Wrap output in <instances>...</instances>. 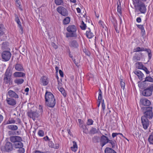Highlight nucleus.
Masks as SVG:
<instances>
[{"label":"nucleus","mask_w":153,"mask_h":153,"mask_svg":"<svg viewBox=\"0 0 153 153\" xmlns=\"http://www.w3.org/2000/svg\"><path fill=\"white\" fill-rule=\"evenodd\" d=\"M45 104L49 107L53 108L56 104L55 100L53 94L47 91L45 94Z\"/></svg>","instance_id":"obj_1"},{"label":"nucleus","mask_w":153,"mask_h":153,"mask_svg":"<svg viewBox=\"0 0 153 153\" xmlns=\"http://www.w3.org/2000/svg\"><path fill=\"white\" fill-rule=\"evenodd\" d=\"M68 33H66V36L67 38L75 37L77 36V28L74 25H69L66 28Z\"/></svg>","instance_id":"obj_2"},{"label":"nucleus","mask_w":153,"mask_h":153,"mask_svg":"<svg viewBox=\"0 0 153 153\" xmlns=\"http://www.w3.org/2000/svg\"><path fill=\"white\" fill-rule=\"evenodd\" d=\"M134 7H138L139 11L142 13H144L146 11V8L144 4L138 0H135L134 2Z\"/></svg>","instance_id":"obj_3"},{"label":"nucleus","mask_w":153,"mask_h":153,"mask_svg":"<svg viewBox=\"0 0 153 153\" xmlns=\"http://www.w3.org/2000/svg\"><path fill=\"white\" fill-rule=\"evenodd\" d=\"M57 11L62 16H67L68 15L67 10L64 7L62 6H59L56 9Z\"/></svg>","instance_id":"obj_4"},{"label":"nucleus","mask_w":153,"mask_h":153,"mask_svg":"<svg viewBox=\"0 0 153 153\" xmlns=\"http://www.w3.org/2000/svg\"><path fill=\"white\" fill-rule=\"evenodd\" d=\"M141 121L143 128L145 130L147 129L149 124V122L147 118L145 116H142Z\"/></svg>","instance_id":"obj_5"},{"label":"nucleus","mask_w":153,"mask_h":153,"mask_svg":"<svg viewBox=\"0 0 153 153\" xmlns=\"http://www.w3.org/2000/svg\"><path fill=\"white\" fill-rule=\"evenodd\" d=\"M152 107H149L146 108V111L144 112V115L147 119H151L153 117L152 112Z\"/></svg>","instance_id":"obj_6"},{"label":"nucleus","mask_w":153,"mask_h":153,"mask_svg":"<svg viewBox=\"0 0 153 153\" xmlns=\"http://www.w3.org/2000/svg\"><path fill=\"white\" fill-rule=\"evenodd\" d=\"M152 91H153V86H150L143 91L142 92V94L145 96H149L152 94Z\"/></svg>","instance_id":"obj_7"},{"label":"nucleus","mask_w":153,"mask_h":153,"mask_svg":"<svg viewBox=\"0 0 153 153\" xmlns=\"http://www.w3.org/2000/svg\"><path fill=\"white\" fill-rule=\"evenodd\" d=\"M49 79L48 77L45 76H42L40 79V84L43 86L47 85L48 83Z\"/></svg>","instance_id":"obj_8"},{"label":"nucleus","mask_w":153,"mask_h":153,"mask_svg":"<svg viewBox=\"0 0 153 153\" xmlns=\"http://www.w3.org/2000/svg\"><path fill=\"white\" fill-rule=\"evenodd\" d=\"M11 54L9 51H4L2 53V57L5 61H8L10 58Z\"/></svg>","instance_id":"obj_9"},{"label":"nucleus","mask_w":153,"mask_h":153,"mask_svg":"<svg viewBox=\"0 0 153 153\" xmlns=\"http://www.w3.org/2000/svg\"><path fill=\"white\" fill-rule=\"evenodd\" d=\"M108 142V137L104 135L101 136L100 139V144L101 146L103 147Z\"/></svg>","instance_id":"obj_10"},{"label":"nucleus","mask_w":153,"mask_h":153,"mask_svg":"<svg viewBox=\"0 0 153 153\" xmlns=\"http://www.w3.org/2000/svg\"><path fill=\"white\" fill-rule=\"evenodd\" d=\"M37 111L30 112L28 113V115L30 118H32L33 120H35L36 118H37L39 115Z\"/></svg>","instance_id":"obj_11"},{"label":"nucleus","mask_w":153,"mask_h":153,"mask_svg":"<svg viewBox=\"0 0 153 153\" xmlns=\"http://www.w3.org/2000/svg\"><path fill=\"white\" fill-rule=\"evenodd\" d=\"M5 149L7 152H9L12 150L13 146L12 144L10 142H7L5 146Z\"/></svg>","instance_id":"obj_12"},{"label":"nucleus","mask_w":153,"mask_h":153,"mask_svg":"<svg viewBox=\"0 0 153 153\" xmlns=\"http://www.w3.org/2000/svg\"><path fill=\"white\" fill-rule=\"evenodd\" d=\"M10 140L12 142L16 143L18 141H22V139L20 137L18 136H12L10 137Z\"/></svg>","instance_id":"obj_13"},{"label":"nucleus","mask_w":153,"mask_h":153,"mask_svg":"<svg viewBox=\"0 0 153 153\" xmlns=\"http://www.w3.org/2000/svg\"><path fill=\"white\" fill-rule=\"evenodd\" d=\"M15 20L18 24V26L19 27L21 30V33L22 34L23 33V28L21 22L19 19L18 16L17 15H16L15 16Z\"/></svg>","instance_id":"obj_14"},{"label":"nucleus","mask_w":153,"mask_h":153,"mask_svg":"<svg viewBox=\"0 0 153 153\" xmlns=\"http://www.w3.org/2000/svg\"><path fill=\"white\" fill-rule=\"evenodd\" d=\"M6 101L8 104L10 105L13 106L16 104V101L15 100L10 98L7 97Z\"/></svg>","instance_id":"obj_15"},{"label":"nucleus","mask_w":153,"mask_h":153,"mask_svg":"<svg viewBox=\"0 0 153 153\" xmlns=\"http://www.w3.org/2000/svg\"><path fill=\"white\" fill-rule=\"evenodd\" d=\"M10 72L9 71H7L5 73L4 79V82L6 83H8V82L10 81Z\"/></svg>","instance_id":"obj_16"},{"label":"nucleus","mask_w":153,"mask_h":153,"mask_svg":"<svg viewBox=\"0 0 153 153\" xmlns=\"http://www.w3.org/2000/svg\"><path fill=\"white\" fill-rule=\"evenodd\" d=\"M7 95L11 97H13L15 98H19L18 95L15 92L11 90L8 91Z\"/></svg>","instance_id":"obj_17"},{"label":"nucleus","mask_w":153,"mask_h":153,"mask_svg":"<svg viewBox=\"0 0 153 153\" xmlns=\"http://www.w3.org/2000/svg\"><path fill=\"white\" fill-rule=\"evenodd\" d=\"M140 101L142 104L145 106H149L151 103L150 101L146 99H141Z\"/></svg>","instance_id":"obj_18"},{"label":"nucleus","mask_w":153,"mask_h":153,"mask_svg":"<svg viewBox=\"0 0 153 153\" xmlns=\"http://www.w3.org/2000/svg\"><path fill=\"white\" fill-rule=\"evenodd\" d=\"M61 84L62 83H61L58 82V84L59 85L58 87V88L59 91L61 92L63 96L64 97H65L66 95V93L64 88L60 87V86Z\"/></svg>","instance_id":"obj_19"},{"label":"nucleus","mask_w":153,"mask_h":153,"mask_svg":"<svg viewBox=\"0 0 153 153\" xmlns=\"http://www.w3.org/2000/svg\"><path fill=\"white\" fill-rule=\"evenodd\" d=\"M14 67L15 69L18 71H23L24 70L22 65L19 63L16 64Z\"/></svg>","instance_id":"obj_20"},{"label":"nucleus","mask_w":153,"mask_h":153,"mask_svg":"<svg viewBox=\"0 0 153 153\" xmlns=\"http://www.w3.org/2000/svg\"><path fill=\"white\" fill-rule=\"evenodd\" d=\"M134 74L138 77V78L140 80H142L144 76V75L142 72L139 70L136 71L134 72Z\"/></svg>","instance_id":"obj_21"},{"label":"nucleus","mask_w":153,"mask_h":153,"mask_svg":"<svg viewBox=\"0 0 153 153\" xmlns=\"http://www.w3.org/2000/svg\"><path fill=\"white\" fill-rule=\"evenodd\" d=\"M25 75V73L22 72H16L13 74V76L15 77H23Z\"/></svg>","instance_id":"obj_22"},{"label":"nucleus","mask_w":153,"mask_h":153,"mask_svg":"<svg viewBox=\"0 0 153 153\" xmlns=\"http://www.w3.org/2000/svg\"><path fill=\"white\" fill-rule=\"evenodd\" d=\"M86 35L87 37L89 39L91 38L94 36V34L91 32V30L89 28L86 31Z\"/></svg>","instance_id":"obj_23"},{"label":"nucleus","mask_w":153,"mask_h":153,"mask_svg":"<svg viewBox=\"0 0 153 153\" xmlns=\"http://www.w3.org/2000/svg\"><path fill=\"white\" fill-rule=\"evenodd\" d=\"M14 146L16 148H22L23 146V144L21 141H18L14 144Z\"/></svg>","instance_id":"obj_24"},{"label":"nucleus","mask_w":153,"mask_h":153,"mask_svg":"<svg viewBox=\"0 0 153 153\" xmlns=\"http://www.w3.org/2000/svg\"><path fill=\"white\" fill-rule=\"evenodd\" d=\"M48 145L51 148L56 149H58L59 147V144H57L55 145L52 141H50L49 142Z\"/></svg>","instance_id":"obj_25"},{"label":"nucleus","mask_w":153,"mask_h":153,"mask_svg":"<svg viewBox=\"0 0 153 153\" xmlns=\"http://www.w3.org/2000/svg\"><path fill=\"white\" fill-rule=\"evenodd\" d=\"M73 145L71 147V149L74 152H76L78 148L77 146L76 142L75 141H73Z\"/></svg>","instance_id":"obj_26"},{"label":"nucleus","mask_w":153,"mask_h":153,"mask_svg":"<svg viewBox=\"0 0 153 153\" xmlns=\"http://www.w3.org/2000/svg\"><path fill=\"white\" fill-rule=\"evenodd\" d=\"M146 48H140L139 47H137L134 49L133 52H139L140 51H145Z\"/></svg>","instance_id":"obj_27"},{"label":"nucleus","mask_w":153,"mask_h":153,"mask_svg":"<svg viewBox=\"0 0 153 153\" xmlns=\"http://www.w3.org/2000/svg\"><path fill=\"white\" fill-rule=\"evenodd\" d=\"M7 128L9 129L13 130H16L18 129L17 126L13 125H9L7 126Z\"/></svg>","instance_id":"obj_28"},{"label":"nucleus","mask_w":153,"mask_h":153,"mask_svg":"<svg viewBox=\"0 0 153 153\" xmlns=\"http://www.w3.org/2000/svg\"><path fill=\"white\" fill-rule=\"evenodd\" d=\"M70 18L69 17H67L65 18L62 21L63 24L64 25L68 24L70 22Z\"/></svg>","instance_id":"obj_29"},{"label":"nucleus","mask_w":153,"mask_h":153,"mask_svg":"<svg viewBox=\"0 0 153 153\" xmlns=\"http://www.w3.org/2000/svg\"><path fill=\"white\" fill-rule=\"evenodd\" d=\"M70 45L71 46L74 48H77L78 46V44L75 40H73L70 43Z\"/></svg>","instance_id":"obj_30"},{"label":"nucleus","mask_w":153,"mask_h":153,"mask_svg":"<svg viewBox=\"0 0 153 153\" xmlns=\"http://www.w3.org/2000/svg\"><path fill=\"white\" fill-rule=\"evenodd\" d=\"M148 141L150 144L153 145V132L149 136Z\"/></svg>","instance_id":"obj_31"},{"label":"nucleus","mask_w":153,"mask_h":153,"mask_svg":"<svg viewBox=\"0 0 153 153\" xmlns=\"http://www.w3.org/2000/svg\"><path fill=\"white\" fill-rule=\"evenodd\" d=\"M24 82V80L22 79H16L14 81L15 83L18 85H20L22 84Z\"/></svg>","instance_id":"obj_32"},{"label":"nucleus","mask_w":153,"mask_h":153,"mask_svg":"<svg viewBox=\"0 0 153 153\" xmlns=\"http://www.w3.org/2000/svg\"><path fill=\"white\" fill-rule=\"evenodd\" d=\"M140 57L138 56L137 53H135L134 56L133 57L132 60L135 62H137V61L140 60Z\"/></svg>","instance_id":"obj_33"},{"label":"nucleus","mask_w":153,"mask_h":153,"mask_svg":"<svg viewBox=\"0 0 153 153\" xmlns=\"http://www.w3.org/2000/svg\"><path fill=\"white\" fill-rule=\"evenodd\" d=\"M105 153H117L114 150L109 148H106L105 150Z\"/></svg>","instance_id":"obj_34"},{"label":"nucleus","mask_w":153,"mask_h":153,"mask_svg":"<svg viewBox=\"0 0 153 153\" xmlns=\"http://www.w3.org/2000/svg\"><path fill=\"white\" fill-rule=\"evenodd\" d=\"M54 2L57 5H63L64 4L63 0H54Z\"/></svg>","instance_id":"obj_35"},{"label":"nucleus","mask_w":153,"mask_h":153,"mask_svg":"<svg viewBox=\"0 0 153 153\" xmlns=\"http://www.w3.org/2000/svg\"><path fill=\"white\" fill-rule=\"evenodd\" d=\"M102 92L101 90L100 89L99 92V96L98 98V102H102Z\"/></svg>","instance_id":"obj_36"},{"label":"nucleus","mask_w":153,"mask_h":153,"mask_svg":"<svg viewBox=\"0 0 153 153\" xmlns=\"http://www.w3.org/2000/svg\"><path fill=\"white\" fill-rule=\"evenodd\" d=\"M97 132V131L95 128H92L91 129L90 131V134H94Z\"/></svg>","instance_id":"obj_37"},{"label":"nucleus","mask_w":153,"mask_h":153,"mask_svg":"<svg viewBox=\"0 0 153 153\" xmlns=\"http://www.w3.org/2000/svg\"><path fill=\"white\" fill-rule=\"evenodd\" d=\"M80 27L82 30H85L86 27V25L85 24L83 21H82V23L80 25Z\"/></svg>","instance_id":"obj_38"},{"label":"nucleus","mask_w":153,"mask_h":153,"mask_svg":"<svg viewBox=\"0 0 153 153\" xmlns=\"http://www.w3.org/2000/svg\"><path fill=\"white\" fill-rule=\"evenodd\" d=\"M145 51H146L148 53V56L149 59H150L152 57V54H151V51L150 49H146V50H145Z\"/></svg>","instance_id":"obj_39"},{"label":"nucleus","mask_w":153,"mask_h":153,"mask_svg":"<svg viewBox=\"0 0 153 153\" xmlns=\"http://www.w3.org/2000/svg\"><path fill=\"white\" fill-rule=\"evenodd\" d=\"M138 68L140 69H142L144 66L142 62H138L137 63Z\"/></svg>","instance_id":"obj_40"},{"label":"nucleus","mask_w":153,"mask_h":153,"mask_svg":"<svg viewBox=\"0 0 153 153\" xmlns=\"http://www.w3.org/2000/svg\"><path fill=\"white\" fill-rule=\"evenodd\" d=\"M81 127L82 128L83 132L86 134H88V129L85 126L83 125H82Z\"/></svg>","instance_id":"obj_41"},{"label":"nucleus","mask_w":153,"mask_h":153,"mask_svg":"<svg viewBox=\"0 0 153 153\" xmlns=\"http://www.w3.org/2000/svg\"><path fill=\"white\" fill-rule=\"evenodd\" d=\"M3 25H0V35H2L3 34Z\"/></svg>","instance_id":"obj_42"},{"label":"nucleus","mask_w":153,"mask_h":153,"mask_svg":"<svg viewBox=\"0 0 153 153\" xmlns=\"http://www.w3.org/2000/svg\"><path fill=\"white\" fill-rule=\"evenodd\" d=\"M145 81L152 82L153 81V79L150 76L146 77V78Z\"/></svg>","instance_id":"obj_43"},{"label":"nucleus","mask_w":153,"mask_h":153,"mask_svg":"<svg viewBox=\"0 0 153 153\" xmlns=\"http://www.w3.org/2000/svg\"><path fill=\"white\" fill-rule=\"evenodd\" d=\"M38 134L40 136L43 137L44 135V132L43 130H39L38 132Z\"/></svg>","instance_id":"obj_44"},{"label":"nucleus","mask_w":153,"mask_h":153,"mask_svg":"<svg viewBox=\"0 0 153 153\" xmlns=\"http://www.w3.org/2000/svg\"><path fill=\"white\" fill-rule=\"evenodd\" d=\"M93 121L91 119H88L87 122V124L88 125H92L93 124Z\"/></svg>","instance_id":"obj_45"},{"label":"nucleus","mask_w":153,"mask_h":153,"mask_svg":"<svg viewBox=\"0 0 153 153\" xmlns=\"http://www.w3.org/2000/svg\"><path fill=\"white\" fill-rule=\"evenodd\" d=\"M98 137L97 136H95L93 138V141L94 143H97L98 141Z\"/></svg>","instance_id":"obj_46"},{"label":"nucleus","mask_w":153,"mask_h":153,"mask_svg":"<svg viewBox=\"0 0 153 153\" xmlns=\"http://www.w3.org/2000/svg\"><path fill=\"white\" fill-rule=\"evenodd\" d=\"M39 114H42L43 112L42 107V106L39 105V110L37 111Z\"/></svg>","instance_id":"obj_47"},{"label":"nucleus","mask_w":153,"mask_h":153,"mask_svg":"<svg viewBox=\"0 0 153 153\" xmlns=\"http://www.w3.org/2000/svg\"><path fill=\"white\" fill-rule=\"evenodd\" d=\"M111 144L112 146L113 147L115 146V143L114 141L112 140H109L108 139V142Z\"/></svg>","instance_id":"obj_48"},{"label":"nucleus","mask_w":153,"mask_h":153,"mask_svg":"<svg viewBox=\"0 0 153 153\" xmlns=\"http://www.w3.org/2000/svg\"><path fill=\"white\" fill-rule=\"evenodd\" d=\"M51 45L53 48L55 49H57L58 48V46L54 42H52Z\"/></svg>","instance_id":"obj_49"},{"label":"nucleus","mask_w":153,"mask_h":153,"mask_svg":"<svg viewBox=\"0 0 153 153\" xmlns=\"http://www.w3.org/2000/svg\"><path fill=\"white\" fill-rule=\"evenodd\" d=\"M137 27L139 28L141 30H143V29H144V27H143V25H137Z\"/></svg>","instance_id":"obj_50"},{"label":"nucleus","mask_w":153,"mask_h":153,"mask_svg":"<svg viewBox=\"0 0 153 153\" xmlns=\"http://www.w3.org/2000/svg\"><path fill=\"white\" fill-rule=\"evenodd\" d=\"M142 70H143L147 74L149 73V71H148L147 68L146 67L144 66Z\"/></svg>","instance_id":"obj_51"},{"label":"nucleus","mask_w":153,"mask_h":153,"mask_svg":"<svg viewBox=\"0 0 153 153\" xmlns=\"http://www.w3.org/2000/svg\"><path fill=\"white\" fill-rule=\"evenodd\" d=\"M99 25H100L101 27H102L103 28H104L105 25L103 22L101 21H100L99 22Z\"/></svg>","instance_id":"obj_52"},{"label":"nucleus","mask_w":153,"mask_h":153,"mask_svg":"<svg viewBox=\"0 0 153 153\" xmlns=\"http://www.w3.org/2000/svg\"><path fill=\"white\" fill-rule=\"evenodd\" d=\"M141 34L142 36H143L146 34L145 31V30L144 28L143 29V30H141Z\"/></svg>","instance_id":"obj_53"},{"label":"nucleus","mask_w":153,"mask_h":153,"mask_svg":"<svg viewBox=\"0 0 153 153\" xmlns=\"http://www.w3.org/2000/svg\"><path fill=\"white\" fill-rule=\"evenodd\" d=\"M8 120L10 124L14 123L16 122L13 119H9Z\"/></svg>","instance_id":"obj_54"},{"label":"nucleus","mask_w":153,"mask_h":153,"mask_svg":"<svg viewBox=\"0 0 153 153\" xmlns=\"http://www.w3.org/2000/svg\"><path fill=\"white\" fill-rule=\"evenodd\" d=\"M117 12L120 13L121 14V7L118 6L117 7Z\"/></svg>","instance_id":"obj_55"},{"label":"nucleus","mask_w":153,"mask_h":153,"mask_svg":"<svg viewBox=\"0 0 153 153\" xmlns=\"http://www.w3.org/2000/svg\"><path fill=\"white\" fill-rule=\"evenodd\" d=\"M118 135H119V134L117 133H113L112 134V136L113 138H114Z\"/></svg>","instance_id":"obj_56"},{"label":"nucleus","mask_w":153,"mask_h":153,"mask_svg":"<svg viewBox=\"0 0 153 153\" xmlns=\"http://www.w3.org/2000/svg\"><path fill=\"white\" fill-rule=\"evenodd\" d=\"M120 85L122 88H123V89L125 87V83L123 82H120Z\"/></svg>","instance_id":"obj_57"},{"label":"nucleus","mask_w":153,"mask_h":153,"mask_svg":"<svg viewBox=\"0 0 153 153\" xmlns=\"http://www.w3.org/2000/svg\"><path fill=\"white\" fill-rule=\"evenodd\" d=\"M4 119L3 116L1 114H0V124L2 122Z\"/></svg>","instance_id":"obj_58"},{"label":"nucleus","mask_w":153,"mask_h":153,"mask_svg":"<svg viewBox=\"0 0 153 153\" xmlns=\"http://www.w3.org/2000/svg\"><path fill=\"white\" fill-rule=\"evenodd\" d=\"M59 74L60 75V76L62 77H63L64 75H63V72L61 70H59Z\"/></svg>","instance_id":"obj_59"},{"label":"nucleus","mask_w":153,"mask_h":153,"mask_svg":"<svg viewBox=\"0 0 153 153\" xmlns=\"http://www.w3.org/2000/svg\"><path fill=\"white\" fill-rule=\"evenodd\" d=\"M136 21L138 23H140L141 22V19L140 17H138L136 19Z\"/></svg>","instance_id":"obj_60"},{"label":"nucleus","mask_w":153,"mask_h":153,"mask_svg":"<svg viewBox=\"0 0 153 153\" xmlns=\"http://www.w3.org/2000/svg\"><path fill=\"white\" fill-rule=\"evenodd\" d=\"M19 153H24L25 150L24 149H22L19 150Z\"/></svg>","instance_id":"obj_61"},{"label":"nucleus","mask_w":153,"mask_h":153,"mask_svg":"<svg viewBox=\"0 0 153 153\" xmlns=\"http://www.w3.org/2000/svg\"><path fill=\"white\" fill-rule=\"evenodd\" d=\"M29 91V88H27L25 89V91L27 92V93H26V95H27L28 94V92Z\"/></svg>","instance_id":"obj_62"},{"label":"nucleus","mask_w":153,"mask_h":153,"mask_svg":"<svg viewBox=\"0 0 153 153\" xmlns=\"http://www.w3.org/2000/svg\"><path fill=\"white\" fill-rule=\"evenodd\" d=\"M76 10H77V12L78 13H80V12H81V10H80V9L79 8L77 7V8H76Z\"/></svg>","instance_id":"obj_63"},{"label":"nucleus","mask_w":153,"mask_h":153,"mask_svg":"<svg viewBox=\"0 0 153 153\" xmlns=\"http://www.w3.org/2000/svg\"><path fill=\"white\" fill-rule=\"evenodd\" d=\"M9 123L10 122H9V120H8L7 122H4V123H3V124L4 125H7L8 124H10V123Z\"/></svg>","instance_id":"obj_64"}]
</instances>
